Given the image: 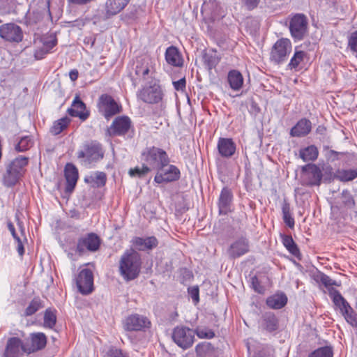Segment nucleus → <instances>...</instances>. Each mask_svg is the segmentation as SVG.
<instances>
[{"label":"nucleus","mask_w":357,"mask_h":357,"mask_svg":"<svg viewBox=\"0 0 357 357\" xmlns=\"http://www.w3.org/2000/svg\"><path fill=\"white\" fill-rule=\"evenodd\" d=\"M140 161L144 162L151 171L162 169L170 163V158L164 149L151 146L144 148L140 153Z\"/></svg>","instance_id":"obj_1"},{"label":"nucleus","mask_w":357,"mask_h":357,"mask_svg":"<svg viewBox=\"0 0 357 357\" xmlns=\"http://www.w3.org/2000/svg\"><path fill=\"white\" fill-rule=\"evenodd\" d=\"M142 261L139 254L135 250H127L119 261V272L126 281L137 278L140 273Z\"/></svg>","instance_id":"obj_2"},{"label":"nucleus","mask_w":357,"mask_h":357,"mask_svg":"<svg viewBox=\"0 0 357 357\" xmlns=\"http://www.w3.org/2000/svg\"><path fill=\"white\" fill-rule=\"evenodd\" d=\"M155 66V61L150 57L137 59L134 68L135 77L132 78V82L139 80L149 83L156 80Z\"/></svg>","instance_id":"obj_3"},{"label":"nucleus","mask_w":357,"mask_h":357,"mask_svg":"<svg viewBox=\"0 0 357 357\" xmlns=\"http://www.w3.org/2000/svg\"><path fill=\"white\" fill-rule=\"evenodd\" d=\"M165 93L159 80L147 83L137 93V97L143 102L155 105L161 102L163 100Z\"/></svg>","instance_id":"obj_4"},{"label":"nucleus","mask_w":357,"mask_h":357,"mask_svg":"<svg viewBox=\"0 0 357 357\" xmlns=\"http://www.w3.org/2000/svg\"><path fill=\"white\" fill-rule=\"evenodd\" d=\"M109 135L111 137H133L135 128L132 121L128 116H119L112 121L107 129Z\"/></svg>","instance_id":"obj_5"},{"label":"nucleus","mask_w":357,"mask_h":357,"mask_svg":"<svg viewBox=\"0 0 357 357\" xmlns=\"http://www.w3.org/2000/svg\"><path fill=\"white\" fill-rule=\"evenodd\" d=\"M99 113L107 120L122 112L123 107L121 103L117 102L114 98L107 94H102L97 102Z\"/></svg>","instance_id":"obj_6"},{"label":"nucleus","mask_w":357,"mask_h":357,"mask_svg":"<svg viewBox=\"0 0 357 357\" xmlns=\"http://www.w3.org/2000/svg\"><path fill=\"white\" fill-rule=\"evenodd\" d=\"M77 158L84 159L86 164L96 162L104 158L105 151L101 144L91 141L85 144L83 149L77 153Z\"/></svg>","instance_id":"obj_7"},{"label":"nucleus","mask_w":357,"mask_h":357,"mask_svg":"<svg viewBox=\"0 0 357 357\" xmlns=\"http://www.w3.org/2000/svg\"><path fill=\"white\" fill-rule=\"evenodd\" d=\"M195 332L185 326H176L172 333L174 342L180 348L186 350L192 347L195 340Z\"/></svg>","instance_id":"obj_8"},{"label":"nucleus","mask_w":357,"mask_h":357,"mask_svg":"<svg viewBox=\"0 0 357 357\" xmlns=\"http://www.w3.org/2000/svg\"><path fill=\"white\" fill-rule=\"evenodd\" d=\"M101 243V238L96 234L93 232L88 233L78 239L76 252L79 256H82L86 251L90 252H97L100 249Z\"/></svg>","instance_id":"obj_9"},{"label":"nucleus","mask_w":357,"mask_h":357,"mask_svg":"<svg viewBox=\"0 0 357 357\" xmlns=\"http://www.w3.org/2000/svg\"><path fill=\"white\" fill-rule=\"evenodd\" d=\"M291 43L289 39L280 38L278 40L271 49V61L276 64L284 63L291 53Z\"/></svg>","instance_id":"obj_10"},{"label":"nucleus","mask_w":357,"mask_h":357,"mask_svg":"<svg viewBox=\"0 0 357 357\" xmlns=\"http://www.w3.org/2000/svg\"><path fill=\"white\" fill-rule=\"evenodd\" d=\"M323 174L315 164L309 163L301 167V184L306 186H319Z\"/></svg>","instance_id":"obj_11"},{"label":"nucleus","mask_w":357,"mask_h":357,"mask_svg":"<svg viewBox=\"0 0 357 357\" xmlns=\"http://www.w3.org/2000/svg\"><path fill=\"white\" fill-rule=\"evenodd\" d=\"M307 18L304 14L292 15L289 20V31L291 36L295 40H303L307 31Z\"/></svg>","instance_id":"obj_12"},{"label":"nucleus","mask_w":357,"mask_h":357,"mask_svg":"<svg viewBox=\"0 0 357 357\" xmlns=\"http://www.w3.org/2000/svg\"><path fill=\"white\" fill-rule=\"evenodd\" d=\"M151 323L145 316L132 314L124 319L123 326L126 331H146L150 328Z\"/></svg>","instance_id":"obj_13"},{"label":"nucleus","mask_w":357,"mask_h":357,"mask_svg":"<svg viewBox=\"0 0 357 357\" xmlns=\"http://www.w3.org/2000/svg\"><path fill=\"white\" fill-rule=\"evenodd\" d=\"M24 354H28L26 343L17 337H9L1 355V357H23Z\"/></svg>","instance_id":"obj_14"},{"label":"nucleus","mask_w":357,"mask_h":357,"mask_svg":"<svg viewBox=\"0 0 357 357\" xmlns=\"http://www.w3.org/2000/svg\"><path fill=\"white\" fill-rule=\"evenodd\" d=\"M78 291L83 295H89L93 291V274L89 268H84L75 278Z\"/></svg>","instance_id":"obj_15"},{"label":"nucleus","mask_w":357,"mask_h":357,"mask_svg":"<svg viewBox=\"0 0 357 357\" xmlns=\"http://www.w3.org/2000/svg\"><path fill=\"white\" fill-rule=\"evenodd\" d=\"M0 37L10 43H20L23 39V32L20 26L14 23L0 26Z\"/></svg>","instance_id":"obj_16"},{"label":"nucleus","mask_w":357,"mask_h":357,"mask_svg":"<svg viewBox=\"0 0 357 357\" xmlns=\"http://www.w3.org/2000/svg\"><path fill=\"white\" fill-rule=\"evenodd\" d=\"M181 177L179 169L169 163L168 166L162 169L158 170L154 177V181L158 184L170 183L178 181Z\"/></svg>","instance_id":"obj_17"},{"label":"nucleus","mask_w":357,"mask_h":357,"mask_svg":"<svg viewBox=\"0 0 357 357\" xmlns=\"http://www.w3.org/2000/svg\"><path fill=\"white\" fill-rule=\"evenodd\" d=\"M249 251L250 243L248 239L241 236L229 245L227 252L230 259H236L247 254Z\"/></svg>","instance_id":"obj_18"},{"label":"nucleus","mask_w":357,"mask_h":357,"mask_svg":"<svg viewBox=\"0 0 357 357\" xmlns=\"http://www.w3.org/2000/svg\"><path fill=\"white\" fill-rule=\"evenodd\" d=\"M329 174V180H337L341 182H349L357 178V168L356 169H337L335 172H333V169L331 167L325 169V173Z\"/></svg>","instance_id":"obj_19"},{"label":"nucleus","mask_w":357,"mask_h":357,"mask_svg":"<svg viewBox=\"0 0 357 357\" xmlns=\"http://www.w3.org/2000/svg\"><path fill=\"white\" fill-rule=\"evenodd\" d=\"M234 195L231 190L228 187H224L220 194L218 207L220 215H227L231 211V205Z\"/></svg>","instance_id":"obj_20"},{"label":"nucleus","mask_w":357,"mask_h":357,"mask_svg":"<svg viewBox=\"0 0 357 357\" xmlns=\"http://www.w3.org/2000/svg\"><path fill=\"white\" fill-rule=\"evenodd\" d=\"M68 113L73 117H79L82 121H86L89 115L90 112L86 109L85 103L77 95L71 105V107L68 109Z\"/></svg>","instance_id":"obj_21"},{"label":"nucleus","mask_w":357,"mask_h":357,"mask_svg":"<svg viewBox=\"0 0 357 357\" xmlns=\"http://www.w3.org/2000/svg\"><path fill=\"white\" fill-rule=\"evenodd\" d=\"M64 176L66 180L65 191L71 193L74 190L79 178L77 168L72 163H67L64 168Z\"/></svg>","instance_id":"obj_22"},{"label":"nucleus","mask_w":357,"mask_h":357,"mask_svg":"<svg viewBox=\"0 0 357 357\" xmlns=\"http://www.w3.org/2000/svg\"><path fill=\"white\" fill-rule=\"evenodd\" d=\"M259 328L268 333H273L279 328V319L272 312H264L259 322Z\"/></svg>","instance_id":"obj_23"},{"label":"nucleus","mask_w":357,"mask_h":357,"mask_svg":"<svg viewBox=\"0 0 357 357\" xmlns=\"http://www.w3.org/2000/svg\"><path fill=\"white\" fill-rule=\"evenodd\" d=\"M217 148L222 157L229 158L234 155L236 145L231 138L220 137Z\"/></svg>","instance_id":"obj_24"},{"label":"nucleus","mask_w":357,"mask_h":357,"mask_svg":"<svg viewBox=\"0 0 357 357\" xmlns=\"http://www.w3.org/2000/svg\"><path fill=\"white\" fill-rule=\"evenodd\" d=\"M30 340V344L26 343L28 354L44 349L47 344V337L43 333H36L31 334Z\"/></svg>","instance_id":"obj_25"},{"label":"nucleus","mask_w":357,"mask_h":357,"mask_svg":"<svg viewBox=\"0 0 357 357\" xmlns=\"http://www.w3.org/2000/svg\"><path fill=\"white\" fill-rule=\"evenodd\" d=\"M29 164V158L23 155H19L15 158L7 165L6 168L22 178L26 172V167Z\"/></svg>","instance_id":"obj_26"},{"label":"nucleus","mask_w":357,"mask_h":357,"mask_svg":"<svg viewBox=\"0 0 357 357\" xmlns=\"http://www.w3.org/2000/svg\"><path fill=\"white\" fill-rule=\"evenodd\" d=\"M29 164V158L23 155H19L15 158L7 165L6 168L22 178L26 172V167Z\"/></svg>","instance_id":"obj_27"},{"label":"nucleus","mask_w":357,"mask_h":357,"mask_svg":"<svg viewBox=\"0 0 357 357\" xmlns=\"http://www.w3.org/2000/svg\"><path fill=\"white\" fill-rule=\"evenodd\" d=\"M29 164V158L23 155H19L15 158L7 165L6 168L22 178L26 172V167Z\"/></svg>","instance_id":"obj_28"},{"label":"nucleus","mask_w":357,"mask_h":357,"mask_svg":"<svg viewBox=\"0 0 357 357\" xmlns=\"http://www.w3.org/2000/svg\"><path fill=\"white\" fill-rule=\"evenodd\" d=\"M166 62L174 67H182L183 66V59L178 49L175 46H169L166 49L165 53Z\"/></svg>","instance_id":"obj_29"},{"label":"nucleus","mask_w":357,"mask_h":357,"mask_svg":"<svg viewBox=\"0 0 357 357\" xmlns=\"http://www.w3.org/2000/svg\"><path fill=\"white\" fill-rule=\"evenodd\" d=\"M312 130V123L309 119L303 118L291 129V137H302L307 135Z\"/></svg>","instance_id":"obj_30"},{"label":"nucleus","mask_w":357,"mask_h":357,"mask_svg":"<svg viewBox=\"0 0 357 357\" xmlns=\"http://www.w3.org/2000/svg\"><path fill=\"white\" fill-rule=\"evenodd\" d=\"M133 245L140 251L153 250L158 245V241L155 236L146 238L135 237L132 241Z\"/></svg>","instance_id":"obj_31"},{"label":"nucleus","mask_w":357,"mask_h":357,"mask_svg":"<svg viewBox=\"0 0 357 357\" xmlns=\"http://www.w3.org/2000/svg\"><path fill=\"white\" fill-rule=\"evenodd\" d=\"M307 60V54L304 51H296L288 64L290 70L298 71L304 68Z\"/></svg>","instance_id":"obj_32"},{"label":"nucleus","mask_w":357,"mask_h":357,"mask_svg":"<svg viewBox=\"0 0 357 357\" xmlns=\"http://www.w3.org/2000/svg\"><path fill=\"white\" fill-rule=\"evenodd\" d=\"M329 296L335 307L340 310L341 314L348 310V307L350 306V304L342 296L340 292L335 288L329 289Z\"/></svg>","instance_id":"obj_33"},{"label":"nucleus","mask_w":357,"mask_h":357,"mask_svg":"<svg viewBox=\"0 0 357 357\" xmlns=\"http://www.w3.org/2000/svg\"><path fill=\"white\" fill-rule=\"evenodd\" d=\"M197 357H217V351L210 342H201L195 347Z\"/></svg>","instance_id":"obj_34"},{"label":"nucleus","mask_w":357,"mask_h":357,"mask_svg":"<svg viewBox=\"0 0 357 357\" xmlns=\"http://www.w3.org/2000/svg\"><path fill=\"white\" fill-rule=\"evenodd\" d=\"M281 238L283 245L290 254L296 257L298 260L301 259V254L296 243L293 240L291 236L281 234Z\"/></svg>","instance_id":"obj_35"},{"label":"nucleus","mask_w":357,"mask_h":357,"mask_svg":"<svg viewBox=\"0 0 357 357\" xmlns=\"http://www.w3.org/2000/svg\"><path fill=\"white\" fill-rule=\"evenodd\" d=\"M287 297L284 293L275 294L266 299V305L272 309L279 310L286 305Z\"/></svg>","instance_id":"obj_36"},{"label":"nucleus","mask_w":357,"mask_h":357,"mask_svg":"<svg viewBox=\"0 0 357 357\" xmlns=\"http://www.w3.org/2000/svg\"><path fill=\"white\" fill-rule=\"evenodd\" d=\"M227 80L231 89L234 91L240 90L243 84L242 74L237 70H231L228 73Z\"/></svg>","instance_id":"obj_37"},{"label":"nucleus","mask_w":357,"mask_h":357,"mask_svg":"<svg viewBox=\"0 0 357 357\" xmlns=\"http://www.w3.org/2000/svg\"><path fill=\"white\" fill-rule=\"evenodd\" d=\"M129 0H107L106 2L107 13L114 15L121 12L128 3Z\"/></svg>","instance_id":"obj_38"},{"label":"nucleus","mask_w":357,"mask_h":357,"mask_svg":"<svg viewBox=\"0 0 357 357\" xmlns=\"http://www.w3.org/2000/svg\"><path fill=\"white\" fill-rule=\"evenodd\" d=\"M84 181L86 183L92 184L93 186L100 188L105 185L107 182V175L103 172H96L93 175L86 176Z\"/></svg>","instance_id":"obj_39"},{"label":"nucleus","mask_w":357,"mask_h":357,"mask_svg":"<svg viewBox=\"0 0 357 357\" xmlns=\"http://www.w3.org/2000/svg\"><path fill=\"white\" fill-rule=\"evenodd\" d=\"M70 123V119L68 116L63 117L53 123L50 128V132L54 135H57L66 130Z\"/></svg>","instance_id":"obj_40"},{"label":"nucleus","mask_w":357,"mask_h":357,"mask_svg":"<svg viewBox=\"0 0 357 357\" xmlns=\"http://www.w3.org/2000/svg\"><path fill=\"white\" fill-rule=\"evenodd\" d=\"M6 172L3 175L2 182L4 186L12 188L15 186L22 178L6 167Z\"/></svg>","instance_id":"obj_41"},{"label":"nucleus","mask_w":357,"mask_h":357,"mask_svg":"<svg viewBox=\"0 0 357 357\" xmlns=\"http://www.w3.org/2000/svg\"><path fill=\"white\" fill-rule=\"evenodd\" d=\"M220 58L217 55L216 52L205 53L203 55L204 64L208 70L215 68L219 63Z\"/></svg>","instance_id":"obj_42"},{"label":"nucleus","mask_w":357,"mask_h":357,"mask_svg":"<svg viewBox=\"0 0 357 357\" xmlns=\"http://www.w3.org/2000/svg\"><path fill=\"white\" fill-rule=\"evenodd\" d=\"M318 154V150L314 145L309 146L300 150V157L304 161H314L317 158Z\"/></svg>","instance_id":"obj_43"},{"label":"nucleus","mask_w":357,"mask_h":357,"mask_svg":"<svg viewBox=\"0 0 357 357\" xmlns=\"http://www.w3.org/2000/svg\"><path fill=\"white\" fill-rule=\"evenodd\" d=\"M56 44L57 39L56 37H52L50 39L45 40L43 48L36 52L35 56L38 59H42L43 56L49 53L50 50L56 45Z\"/></svg>","instance_id":"obj_44"},{"label":"nucleus","mask_w":357,"mask_h":357,"mask_svg":"<svg viewBox=\"0 0 357 357\" xmlns=\"http://www.w3.org/2000/svg\"><path fill=\"white\" fill-rule=\"evenodd\" d=\"M43 14L38 10L28 12L25 16V24L27 26H34L42 21Z\"/></svg>","instance_id":"obj_45"},{"label":"nucleus","mask_w":357,"mask_h":357,"mask_svg":"<svg viewBox=\"0 0 357 357\" xmlns=\"http://www.w3.org/2000/svg\"><path fill=\"white\" fill-rule=\"evenodd\" d=\"M43 307L42 300L39 297H35L25 309L24 315L25 317L31 316Z\"/></svg>","instance_id":"obj_46"},{"label":"nucleus","mask_w":357,"mask_h":357,"mask_svg":"<svg viewBox=\"0 0 357 357\" xmlns=\"http://www.w3.org/2000/svg\"><path fill=\"white\" fill-rule=\"evenodd\" d=\"M151 170L144 162H142V166H136L134 168H131L128 171V174L131 177H137L139 178L146 177Z\"/></svg>","instance_id":"obj_47"},{"label":"nucleus","mask_w":357,"mask_h":357,"mask_svg":"<svg viewBox=\"0 0 357 357\" xmlns=\"http://www.w3.org/2000/svg\"><path fill=\"white\" fill-rule=\"evenodd\" d=\"M56 323V310L50 308L47 309L44 313V326L53 328Z\"/></svg>","instance_id":"obj_48"},{"label":"nucleus","mask_w":357,"mask_h":357,"mask_svg":"<svg viewBox=\"0 0 357 357\" xmlns=\"http://www.w3.org/2000/svg\"><path fill=\"white\" fill-rule=\"evenodd\" d=\"M284 222L291 229L294 227L295 221L291 215L289 204L284 202L282 206Z\"/></svg>","instance_id":"obj_49"},{"label":"nucleus","mask_w":357,"mask_h":357,"mask_svg":"<svg viewBox=\"0 0 357 357\" xmlns=\"http://www.w3.org/2000/svg\"><path fill=\"white\" fill-rule=\"evenodd\" d=\"M33 144V142L30 136L21 137L20 141L15 146L17 152H24L29 150Z\"/></svg>","instance_id":"obj_50"},{"label":"nucleus","mask_w":357,"mask_h":357,"mask_svg":"<svg viewBox=\"0 0 357 357\" xmlns=\"http://www.w3.org/2000/svg\"><path fill=\"white\" fill-rule=\"evenodd\" d=\"M317 281L321 282L326 288H327L328 293L329 289L334 288L333 286H340V284L335 280H332L328 275L324 273H320L317 275Z\"/></svg>","instance_id":"obj_51"},{"label":"nucleus","mask_w":357,"mask_h":357,"mask_svg":"<svg viewBox=\"0 0 357 357\" xmlns=\"http://www.w3.org/2000/svg\"><path fill=\"white\" fill-rule=\"evenodd\" d=\"M333 351L331 347L325 346L310 353L308 357H333Z\"/></svg>","instance_id":"obj_52"},{"label":"nucleus","mask_w":357,"mask_h":357,"mask_svg":"<svg viewBox=\"0 0 357 357\" xmlns=\"http://www.w3.org/2000/svg\"><path fill=\"white\" fill-rule=\"evenodd\" d=\"M342 314L347 323L354 327H357V314L354 312L351 305L348 307V310L344 311Z\"/></svg>","instance_id":"obj_53"},{"label":"nucleus","mask_w":357,"mask_h":357,"mask_svg":"<svg viewBox=\"0 0 357 357\" xmlns=\"http://www.w3.org/2000/svg\"><path fill=\"white\" fill-rule=\"evenodd\" d=\"M342 201L344 205L348 208H353L355 206L354 199L351 192L347 190L342 191Z\"/></svg>","instance_id":"obj_54"},{"label":"nucleus","mask_w":357,"mask_h":357,"mask_svg":"<svg viewBox=\"0 0 357 357\" xmlns=\"http://www.w3.org/2000/svg\"><path fill=\"white\" fill-rule=\"evenodd\" d=\"M107 357H129L128 354L116 347H111L107 352Z\"/></svg>","instance_id":"obj_55"},{"label":"nucleus","mask_w":357,"mask_h":357,"mask_svg":"<svg viewBox=\"0 0 357 357\" xmlns=\"http://www.w3.org/2000/svg\"><path fill=\"white\" fill-rule=\"evenodd\" d=\"M348 48L352 52L357 53V31H354L348 36Z\"/></svg>","instance_id":"obj_56"},{"label":"nucleus","mask_w":357,"mask_h":357,"mask_svg":"<svg viewBox=\"0 0 357 357\" xmlns=\"http://www.w3.org/2000/svg\"><path fill=\"white\" fill-rule=\"evenodd\" d=\"M195 334L199 338L211 339L215 337V333L211 329H196Z\"/></svg>","instance_id":"obj_57"},{"label":"nucleus","mask_w":357,"mask_h":357,"mask_svg":"<svg viewBox=\"0 0 357 357\" xmlns=\"http://www.w3.org/2000/svg\"><path fill=\"white\" fill-rule=\"evenodd\" d=\"M173 86L176 91L183 92L186 88V79L185 77H183L178 81L173 82Z\"/></svg>","instance_id":"obj_58"},{"label":"nucleus","mask_w":357,"mask_h":357,"mask_svg":"<svg viewBox=\"0 0 357 357\" xmlns=\"http://www.w3.org/2000/svg\"><path fill=\"white\" fill-rule=\"evenodd\" d=\"M188 293L191 296L195 304H197L199 301V290L198 287H192L188 288Z\"/></svg>","instance_id":"obj_59"},{"label":"nucleus","mask_w":357,"mask_h":357,"mask_svg":"<svg viewBox=\"0 0 357 357\" xmlns=\"http://www.w3.org/2000/svg\"><path fill=\"white\" fill-rule=\"evenodd\" d=\"M242 2L247 10H252L258 6L260 0H242Z\"/></svg>","instance_id":"obj_60"},{"label":"nucleus","mask_w":357,"mask_h":357,"mask_svg":"<svg viewBox=\"0 0 357 357\" xmlns=\"http://www.w3.org/2000/svg\"><path fill=\"white\" fill-rule=\"evenodd\" d=\"M252 286L256 292L262 293L264 291V287L261 285L260 282L256 276L252 278Z\"/></svg>","instance_id":"obj_61"},{"label":"nucleus","mask_w":357,"mask_h":357,"mask_svg":"<svg viewBox=\"0 0 357 357\" xmlns=\"http://www.w3.org/2000/svg\"><path fill=\"white\" fill-rule=\"evenodd\" d=\"M93 0H68V1L77 6H85L90 3Z\"/></svg>","instance_id":"obj_62"},{"label":"nucleus","mask_w":357,"mask_h":357,"mask_svg":"<svg viewBox=\"0 0 357 357\" xmlns=\"http://www.w3.org/2000/svg\"><path fill=\"white\" fill-rule=\"evenodd\" d=\"M7 227H8V230L10 231V233H11L13 237L14 238V239L15 240L18 239L20 237L17 234V233L15 231V227H14L13 224L10 221L8 222Z\"/></svg>","instance_id":"obj_63"},{"label":"nucleus","mask_w":357,"mask_h":357,"mask_svg":"<svg viewBox=\"0 0 357 357\" xmlns=\"http://www.w3.org/2000/svg\"><path fill=\"white\" fill-rule=\"evenodd\" d=\"M15 241L17 243V252L20 256H22L24 254V248L22 241L20 238H19L18 239H16Z\"/></svg>","instance_id":"obj_64"}]
</instances>
